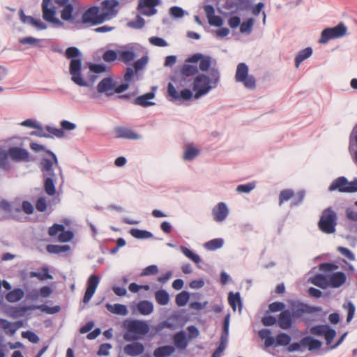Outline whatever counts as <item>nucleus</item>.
Masks as SVG:
<instances>
[{"mask_svg": "<svg viewBox=\"0 0 357 357\" xmlns=\"http://www.w3.org/2000/svg\"><path fill=\"white\" fill-rule=\"evenodd\" d=\"M52 0H43L42 2V12L43 18L46 22L52 24L56 28L64 26V23L56 17V8L52 6L49 7Z\"/></svg>", "mask_w": 357, "mask_h": 357, "instance_id": "9", "label": "nucleus"}, {"mask_svg": "<svg viewBox=\"0 0 357 357\" xmlns=\"http://www.w3.org/2000/svg\"><path fill=\"white\" fill-rule=\"evenodd\" d=\"M35 310H40L41 311L48 314H54L58 313L61 310V307L59 305H54L53 307H50L45 304L36 305H35Z\"/></svg>", "mask_w": 357, "mask_h": 357, "instance_id": "56", "label": "nucleus"}, {"mask_svg": "<svg viewBox=\"0 0 357 357\" xmlns=\"http://www.w3.org/2000/svg\"><path fill=\"white\" fill-rule=\"evenodd\" d=\"M310 333L315 336H324L327 345L332 343L337 335L336 331L328 324L314 326L310 328Z\"/></svg>", "mask_w": 357, "mask_h": 357, "instance_id": "11", "label": "nucleus"}, {"mask_svg": "<svg viewBox=\"0 0 357 357\" xmlns=\"http://www.w3.org/2000/svg\"><path fill=\"white\" fill-rule=\"evenodd\" d=\"M41 40L36 38L33 36H27L24 38H21L19 39V43L22 45H29L31 46H38L41 47L40 45Z\"/></svg>", "mask_w": 357, "mask_h": 357, "instance_id": "62", "label": "nucleus"}, {"mask_svg": "<svg viewBox=\"0 0 357 357\" xmlns=\"http://www.w3.org/2000/svg\"><path fill=\"white\" fill-rule=\"evenodd\" d=\"M156 302L161 305H166L169 302V294L165 289H160L155 293Z\"/></svg>", "mask_w": 357, "mask_h": 357, "instance_id": "42", "label": "nucleus"}, {"mask_svg": "<svg viewBox=\"0 0 357 357\" xmlns=\"http://www.w3.org/2000/svg\"><path fill=\"white\" fill-rule=\"evenodd\" d=\"M116 137L129 139H139L140 135L132 131L130 129L119 126L115 128Z\"/></svg>", "mask_w": 357, "mask_h": 357, "instance_id": "25", "label": "nucleus"}, {"mask_svg": "<svg viewBox=\"0 0 357 357\" xmlns=\"http://www.w3.org/2000/svg\"><path fill=\"white\" fill-rule=\"evenodd\" d=\"M63 8L61 12V17L63 20L68 22L71 24L77 25V20H75V17L73 15L74 6L70 3L65 6H63Z\"/></svg>", "mask_w": 357, "mask_h": 357, "instance_id": "26", "label": "nucleus"}, {"mask_svg": "<svg viewBox=\"0 0 357 357\" xmlns=\"http://www.w3.org/2000/svg\"><path fill=\"white\" fill-rule=\"evenodd\" d=\"M30 278H37L40 280L43 281L47 279H53V276L50 273V270L47 266L42 268V272L31 271L29 273Z\"/></svg>", "mask_w": 357, "mask_h": 357, "instance_id": "40", "label": "nucleus"}, {"mask_svg": "<svg viewBox=\"0 0 357 357\" xmlns=\"http://www.w3.org/2000/svg\"><path fill=\"white\" fill-rule=\"evenodd\" d=\"M22 210L26 215H31L34 212V206L30 202L25 200L22 203V208L17 207L15 209V211L20 213Z\"/></svg>", "mask_w": 357, "mask_h": 357, "instance_id": "58", "label": "nucleus"}, {"mask_svg": "<svg viewBox=\"0 0 357 357\" xmlns=\"http://www.w3.org/2000/svg\"><path fill=\"white\" fill-rule=\"evenodd\" d=\"M303 347L307 348L309 351L319 349L322 346V342L312 336H305L303 337Z\"/></svg>", "mask_w": 357, "mask_h": 357, "instance_id": "28", "label": "nucleus"}, {"mask_svg": "<svg viewBox=\"0 0 357 357\" xmlns=\"http://www.w3.org/2000/svg\"><path fill=\"white\" fill-rule=\"evenodd\" d=\"M144 345L139 341L128 344L123 348L124 353L132 357L140 356L144 352Z\"/></svg>", "mask_w": 357, "mask_h": 357, "instance_id": "18", "label": "nucleus"}, {"mask_svg": "<svg viewBox=\"0 0 357 357\" xmlns=\"http://www.w3.org/2000/svg\"><path fill=\"white\" fill-rule=\"evenodd\" d=\"M175 352V347L167 344L157 347L153 351L154 357H169Z\"/></svg>", "mask_w": 357, "mask_h": 357, "instance_id": "29", "label": "nucleus"}, {"mask_svg": "<svg viewBox=\"0 0 357 357\" xmlns=\"http://www.w3.org/2000/svg\"><path fill=\"white\" fill-rule=\"evenodd\" d=\"M137 73V72H135L133 68L127 67L123 75L124 82L116 86L115 89V93L120 94L128 90L129 89L130 82L132 81L135 75Z\"/></svg>", "mask_w": 357, "mask_h": 357, "instance_id": "14", "label": "nucleus"}, {"mask_svg": "<svg viewBox=\"0 0 357 357\" xmlns=\"http://www.w3.org/2000/svg\"><path fill=\"white\" fill-rule=\"evenodd\" d=\"M43 188L45 193L49 196H54L56 194V175H43Z\"/></svg>", "mask_w": 357, "mask_h": 357, "instance_id": "17", "label": "nucleus"}, {"mask_svg": "<svg viewBox=\"0 0 357 357\" xmlns=\"http://www.w3.org/2000/svg\"><path fill=\"white\" fill-rule=\"evenodd\" d=\"M128 325L140 336V339L142 336L146 335L150 331L149 325L142 320H127Z\"/></svg>", "mask_w": 357, "mask_h": 357, "instance_id": "16", "label": "nucleus"}, {"mask_svg": "<svg viewBox=\"0 0 357 357\" xmlns=\"http://www.w3.org/2000/svg\"><path fill=\"white\" fill-rule=\"evenodd\" d=\"M229 213V210L225 202H219L212 210L213 220L217 222L225 220Z\"/></svg>", "mask_w": 357, "mask_h": 357, "instance_id": "15", "label": "nucleus"}, {"mask_svg": "<svg viewBox=\"0 0 357 357\" xmlns=\"http://www.w3.org/2000/svg\"><path fill=\"white\" fill-rule=\"evenodd\" d=\"M347 31V27L343 22H340L335 26L324 29L321 33L319 42L321 44H326L330 40L343 37L346 35Z\"/></svg>", "mask_w": 357, "mask_h": 357, "instance_id": "7", "label": "nucleus"}, {"mask_svg": "<svg viewBox=\"0 0 357 357\" xmlns=\"http://www.w3.org/2000/svg\"><path fill=\"white\" fill-rule=\"evenodd\" d=\"M99 6L105 22L116 17L119 12V0H103Z\"/></svg>", "mask_w": 357, "mask_h": 357, "instance_id": "10", "label": "nucleus"}, {"mask_svg": "<svg viewBox=\"0 0 357 357\" xmlns=\"http://www.w3.org/2000/svg\"><path fill=\"white\" fill-rule=\"evenodd\" d=\"M70 250V246L69 245H52L50 244L47 245V251L49 253L52 254H60L63 252H66Z\"/></svg>", "mask_w": 357, "mask_h": 357, "instance_id": "45", "label": "nucleus"}, {"mask_svg": "<svg viewBox=\"0 0 357 357\" xmlns=\"http://www.w3.org/2000/svg\"><path fill=\"white\" fill-rule=\"evenodd\" d=\"M249 68L245 63H240L237 66L235 79L238 82H241L248 89L256 88V79L253 75H249Z\"/></svg>", "mask_w": 357, "mask_h": 357, "instance_id": "6", "label": "nucleus"}, {"mask_svg": "<svg viewBox=\"0 0 357 357\" xmlns=\"http://www.w3.org/2000/svg\"><path fill=\"white\" fill-rule=\"evenodd\" d=\"M212 59L210 56L204 55L199 61V68L203 72H206L211 69Z\"/></svg>", "mask_w": 357, "mask_h": 357, "instance_id": "61", "label": "nucleus"}, {"mask_svg": "<svg viewBox=\"0 0 357 357\" xmlns=\"http://www.w3.org/2000/svg\"><path fill=\"white\" fill-rule=\"evenodd\" d=\"M310 281L313 284L323 289L329 287L328 275L322 273L316 274L314 277L310 278Z\"/></svg>", "mask_w": 357, "mask_h": 357, "instance_id": "31", "label": "nucleus"}, {"mask_svg": "<svg viewBox=\"0 0 357 357\" xmlns=\"http://www.w3.org/2000/svg\"><path fill=\"white\" fill-rule=\"evenodd\" d=\"M291 336L284 332H280L276 337L275 347L280 346H288L291 342Z\"/></svg>", "mask_w": 357, "mask_h": 357, "instance_id": "48", "label": "nucleus"}, {"mask_svg": "<svg viewBox=\"0 0 357 357\" xmlns=\"http://www.w3.org/2000/svg\"><path fill=\"white\" fill-rule=\"evenodd\" d=\"M294 321L295 319L289 309L283 310L278 315V324L279 327L283 330L290 329L292 327Z\"/></svg>", "mask_w": 357, "mask_h": 357, "instance_id": "13", "label": "nucleus"}, {"mask_svg": "<svg viewBox=\"0 0 357 357\" xmlns=\"http://www.w3.org/2000/svg\"><path fill=\"white\" fill-rule=\"evenodd\" d=\"M116 82H115L112 77H107L103 78L97 85L98 92L100 93H107V96L112 95V93H108L111 89L116 88Z\"/></svg>", "mask_w": 357, "mask_h": 357, "instance_id": "21", "label": "nucleus"}, {"mask_svg": "<svg viewBox=\"0 0 357 357\" xmlns=\"http://www.w3.org/2000/svg\"><path fill=\"white\" fill-rule=\"evenodd\" d=\"M89 70L93 73L100 74L105 72H109L111 70L110 67H107L105 63H89Z\"/></svg>", "mask_w": 357, "mask_h": 357, "instance_id": "47", "label": "nucleus"}, {"mask_svg": "<svg viewBox=\"0 0 357 357\" xmlns=\"http://www.w3.org/2000/svg\"><path fill=\"white\" fill-rule=\"evenodd\" d=\"M181 250L186 257H188L193 262L197 264L198 268H200L199 264L202 261V259L201 257L197 254H196L194 251L185 246H181Z\"/></svg>", "mask_w": 357, "mask_h": 357, "instance_id": "44", "label": "nucleus"}, {"mask_svg": "<svg viewBox=\"0 0 357 357\" xmlns=\"http://www.w3.org/2000/svg\"><path fill=\"white\" fill-rule=\"evenodd\" d=\"M190 293L187 291H182L176 296V303L178 307H183L187 305L190 299Z\"/></svg>", "mask_w": 357, "mask_h": 357, "instance_id": "49", "label": "nucleus"}, {"mask_svg": "<svg viewBox=\"0 0 357 357\" xmlns=\"http://www.w3.org/2000/svg\"><path fill=\"white\" fill-rule=\"evenodd\" d=\"M155 92L149 91L135 98L133 100V104L143 107L153 106L155 105V102L151 101V100L155 98Z\"/></svg>", "mask_w": 357, "mask_h": 357, "instance_id": "23", "label": "nucleus"}, {"mask_svg": "<svg viewBox=\"0 0 357 357\" xmlns=\"http://www.w3.org/2000/svg\"><path fill=\"white\" fill-rule=\"evenodd\" d=\"M337 214L331 206L325 208L317 223L319 230L324 234H332L336 231Z\"/></svg>", "mask_w": 357, "mask_h": 357, "instance_id": "3", "label": "nucleus"}, {"mask_svg": "<svg viewBox=\"0 0 357 357\" xmlns=\"http://www.w3.org/2000/svg\"><path fill=\"white\" fill-rule=\"evenodd\" d=\"M186 76L183 75L178 71H175L170 75L172 82H169L167 86V98L169 101L176 105H181L190 100L193 97V92L189 89H182L178 92L176 87H183L187 83Z\"/></svg>", "mask_w": 357, "mask_h": 357, "instance_id": "1", "label": "nucleus"}, {"mask_svg": "<svg viewBox=\"0 0 357 357\" xmlns=\"http://www.w3.org/2000/svg\"><path fill=\"white\" fill-rule=\"evenodd\" d=\"M10 151L3 147H0V169L10 172L12 169V165L9 161Z\"/></svg>", "mask_w": 357, "mask_h": 357, "instance_id": "27", "label": "nucleus"}, {"mask_svg": "<svg viewBox=\"0 0 357 357\" xmlns=\"http://www.w3.org/2000/svg\"><path fill=\"white\" fill-rule=\"evenodd\" d=\"M228 302L233 310L235 311L236 310L237 305H238L240 310L242 309L243 304L239 292L234 293L233 291H229L228 294Z\"/></svg>", "mask_w": 357, "mask_h": 357, "instance_id": "33", "label": "nucleus"}, {"mask_svg": "<svg viewBox=\"0 0 357 357\" xmlns=\"http://www.w3.org/2000/svg\"><path fill=\"white\" fill-rule=\"evenodd\" d=\"M137 310L142 315L146 316L153 312L154 305L151 301L143 300L137 304Z\"/></svg>", "mask_w": 357, "mask_h": 357, "instance_id": "30", "label": "nucleus"}, {"mask_svg": "<svg viewBox=\"0 0 357 357\" xmlns=\"http://www.w3.org/2000/svg\"><path fill=\"white\" fill-rule=\"evenodd\" d=\"M172 318L176 321L178 323H181L182 324H184L189 320V317L186 314V312L185 310H182L181 311L174 312L172 314Z\"/></svg>", "mask_w": 357, "mask_h": 357, "instance_id": "63", "label": "nucleus"}, {"mask_svg": "<svg viewBox=\"0 0 357 357\" xmlns=\"http://www.w3.org/2000/svg\"><path fill=\"white\" fill-rule=\"evenodd\" d=\"M289 304L295 320L301 319L305 314H312L322 311L321 306L310 305L298 300H290Z\"/></svg>", "mask_w": 357, "mask_h": 357, "instance_id": "5", "label": "nucleus"}, {"mask_svg": "<svg viewBox=\"0 0 357 357\" xmlns=\"http://www.w3.org/2000/svg\"><path fill=\"white\" fill-rule=\"evenodd\" d=\"M169 15L175 19L183 17L185 15H188V13L183 10L181 7L178 6H174L169 8Z\"/></svg>", "mask_w": 357, "mask_h": 357, "instance_id": "53", "label": "nucleus"}, {"mask_svg": "<svg viewBox=\"0 0 357 357\" xmlns=\"http://www.w3.org/2000/svg\"><path fill=\"white\" fill-rule=\"evenodd\" d=\"M29 310H35V305L24 306H10L6 309V314L13 318L17 319L24 316L25 313Z\"/></svg>", "mask_w": 357, "mask_h": 357, "instance_id": "19", "label": "nucleus"}, {"mask_svg": "<svg viewBox=\"0 0 357 357\" xmlns=\"http://www.w3.org/2000/svg\"><path fill=\"white\" fill-rule=\"evenodd\" d=\"M77 25H89L95 26L105 22L99 6H91L87 8L82 15L81 20H77Z\"/></svg>", "mask_w": 357, "mask_h": 357, "instance_id": "4", "label": "nucleus"}, {"mask_svg": "<svg viewBox=\"0 0 357 357\" xmlns=\"http://www.w3.org/2000/svg\"><path fill=\"white\" fill-rule=\"evenodd\" d=\"M102 58L104 61L107 63H112L119 58V53L114 50H107L102 54Z\"/></svg>", "mask_w": 357, "mask_h": 357, "instance_id": "55", "label": "nucleus"}, {"mask_svg": "<svg viewBox=\"0 0 357 357\" xmlns=\"http://www.w3.org/2000/svg\"><path fill=\"white\" fill-rule=\"evenodd\" d=\"M212 85L210 83V77L205 74L197 75L193 84V91H195V98L207 94L212 89Z\"/></svg>", "mask_w": 357, "mask_h": 357, "instance_id": "8", "label": "nucleus"}, {"mask_svg": "<svg viewBox=\"0 0 357 357\" xmlns=\"http://www.w3.org/2000/svg\"><path fill=\"white\" fill-rule=\"evenodd\" d=\"M0 328H2L4 330L5 333L9 335H14L17 332L13 323H10L5 319L0 318Z\"/></svg>", "mask_w": 357, "mask_h": 357, "instance_id": "51", "label": "nucleus"}, {"mask_svg": "<svg viewBox=\"0 0 357 357\" xmlns=\"http://www.w3.org/2000/svg\"><path fill=\"white\" fill-rule=\"evenodd\" d=\"M132 48V47L130 50L119 51V59L126 64H130L131 61L135 60L137 56Z\"/></svg>", "mask_w": 357, "mask_h": 357, "instance_id": "34", "label": "nucleus"}, {"mask_svg": "<svg viewBox=\"0 0 357 357\" xmlns=\"http://www.w3.org/2000/svg\"><path fill=\"white\" fill-rule=\"evenodd\" d=\"M161 3V0H139L137 10L140 13L152 6H157Z\"/></svg>", "mask_w": 357, "mask_h": 357, "instance_id": "52", "label": "nucleus"}, {"mask_svg": "<svg viewBox=\"0 0 357 357\" xmlns=\"http://www.w3.org/2000/svg\"><path fill=\"white\" fill-rule=\"evenodd\" d=\"M224 245V239L222 238H214L207 241L204 244V248L208 250H216L221 248Z\"/></svg>", "mask_w": 357, "mask_h": 357, "instance_id": "46", "label": "nucleus"}, {"mask_svg": "<svg viewBox=\"0 0 357 357\" xmlns=\"http://www.w3.org/2000/svg\"><path fill=\"white\" fill-rule=\"evenodd\" d=\"M129 233L132 237L137 239H147L150 238H154L153 234L151 231L138 228L130 229Z\"/></svg>", "mask_w": 357, "mask_h": 357, "instance_id": "39", "label": "nucleus"}, {"mask_svg": "<svg viewBox=\"0 0 357 357\" xmlns=\"http://www.w3.org/2000/svg\"><path fill=\"white\" fill-rule=\"evenodd\" d=\"M175 349L180 350L186 349L188 344V339L186 333L184 331H180L176 333L172 337Z\"/></svg>", "mask_w": 357, "mask_h": 357, "instance_id": "24", "label": "nucleus"}, {"mask_svg": "<svg viewBox=\"0 0 357 357\" xmlns=\"http://www.w3.org/2000/svg\"><path fill=\"white\" fill-rule=\"evenodd\" d=\"M100 278L96 275L92 274L89 276L86 282V288L96 291L97 287L100 282Z\"/></svg>", "mask_w": 357, "mask_h": 357, "instance_id": "57", "label": "nucleus"}, {"mask_svg": "<svg viewBox=\"0 0 357 357\" xmlns=\"http://www.w3.org/2000/svg\"><path fill=\"white\" fill-rule=\"evenodd\" d=\"M123 327L127 331L123 334V339L126 342H135L140 339V336L128 325L127 321L123 322Z\"/></svg>", "mask_w": 357, "mask_h": 357, "instance_id": "41", "label": "nucleus"}, {"mask_svg": "<svg viewBox=\"0 0 357 357\" xmlns=\"http://www.w3.org/2000/svg\"><path fill=\"white\" fill-rule=\"evenodd\" d=\"M106 307L108 311L115 314L126 316L128 313L127 306L123 304L115 303L112 305L107 303Z\"/></svg>", "mask_w": 357, "mask_h": 357, "instance_id": "35", "label": "nucleus"}, {"mask_svg": "<svg viewBox=\"0 0 357 357\" xmlns=\"http://www.w3.org/2000/svg\"><path fill=\"white\" fill-rule=\"evenodd\" d=\"M285 304L283 302L275 301L271 303L268 306V311L267 312H282L285 310Z\"/></svg>", "mask_w": 357, "mask_h": 357, "instance_id": "64", "label": "nucleus"}, {"mask_svg": "<svg viewBox=\"0 0 357 357\" xmlns=\"http://www.w3.org/2000/svg\"><path fill=\"white\" fill-rule=\"evenodd\" d=\"M178 72L184 76L190 77L197 75L199 72V68L197 66L185 63Z\"/></svg>", "mask_w": 357, "mask_h": 357, "instance_id": "43", "label": "nucleus"}, {"mask_svg": "<svg viewBox=\"0 0 357 357\" xmlns=\"http://www.w3.org/2000/svg\"><path fill=\"white\" fill-rule=\"evenodd\" d=\"M74 238V233L71 230H61V233L59 234L58 240L61 243H67L70 242Z\"/></svg>", "mask_w": 357, "mask_h": 357, "instance_id": "60", "label": "nucleus"}, {"mask_svg": "<svg viewBox=\"0 0 357 357\" xmlns=\"http://www.w3.org/2000/svg\"><path fill=\"white\" fill-rule=\"evenodd\" d=\"M149 62V56L147 54L144 55L140 59H137V61H134V63L132 64V68L135 69V72H139L142 70H143L146 66L147 65Z\"/></svg>", "mask_w": 357, "mask_h": 357, "instance_id": "54", "label": "nucleus"}, {"mask_svg": "<svg viewBox=\"0 0 357 357\" xmlns=\"http://www.w3.org/2000/svg\"><path fill=\"white\" fill-rule=\"evenodd\" d=\"M24 296V291L22 288H15L6 295V299L10 303H17Z\"/></svg>", "mask_w": 357, "mask_h": 357, "instance_id": "32", "label": "nucleus"}, {"mask_svg": "<svg viewBox=\"0 0 357 357\" xmlns=\"http://www.w3.org/2000/svg\"><path fill=\"white\" fill-rule=\"evenodd\" d=\"M8 150L10 151V158L13 161L16 162L30 161V154L26 149L19 146H10Z\"/></svg>", "mask_w": 357, "mask_h": 357, "instance_id": "12", "label": "nucleus"}, {"mask_svg": "<svg viewBox=\"0 0 357 357\" xmlns=\"http://www.w3.org/2000/svg\"><path fill=\"white\" fill-rule=\"evenodd\" d=\"M40 168L43 172V175H51L54 174V170L53 169V162L47 158H43L40 162Z\"/></svg>", "mask_w": 357, "mask_h": 357, "instance_id": "36", "label": "nucleus"}, {"mask_svg": "<svg viewBox=\"0 0 357 357\" xmlns=\"http://www.w3.org/2000/svg\"><path fill=\"white\" fill-rule=\"evenodd\" d=\"M65 56L70 60L69 73L71 80L77 86H88L87 82L84 79L82 75V54L81 51L76 47H69L65 51Z\"/></svg>", "mask_w": 357, "mask_h": 357, "instance_id": "2", "label": "nucleus"}, {"mask_svg": "<svg viewBox=\"0 0 357 357\" xmlns=\"http://www.w3.org/2000/svg\"><path fill=\"white\" fill-rule=\"evenodd\" d=\"M200 153L199 149L192 146V144H188L184 151L183 159L185 161H192Z\"/></svg>", "mask_w": 357, "mask_h": 357, "instance_id": "38", "label": "nucleus"}, {"mask_svg": "<svg viewBox=\"0 0 357 357\" xmlns=\"http://www.w3.org/2000/svg\"><path fill=\"white\" fill-rule=\"evenodd\" d=\"M328 275V284L331 288H339L343 285L347 280V275L343 271L332 273Z\"/></svg>", "mask_w": 357, "mask_h": 357, "instance_id": "22", "label": "nucleus"}, {"mask_svg": "<svg viewBox=\"0 0 357 357\" xmlns=\"http://www.w3.org/2000/svg\"><path fill=\"white\" fill-rule=\"evenodd\" d=\"M349 181L345 176H340L335 178L329 185L330 192L337 190L342 193H348Z\"/></svg>", "mask_w": 357, "mask_h": 357, "instance_id": "20", "label": "nucleus"}, {"mask_svg": "<svg viewBox=\"0 0 357 357\" xmlns=\"http://www.w3.org/2000/svg\"><path fill=\"white\" fill-rule=\"evenodd\" d=\"M313 53L312 48L310 47H307L305 49L301 50L299 51L297 54V55L295 57V66L296 68H298L300 64L305 61V59H308Z\"/></svg>", "mask_w": 357, "mask_h": 357, "instance_id": "37", "label": "nucleus"}, {"mask_svg": "<svg viewBox=\"0 0 357 357\" xmlns=\"http://www.w3.org/2000/svg\"><path fill=\"white\" fill-rule=\"evenodd\" d=\"M127 25H128V26L132 28V29H141L145 25V20L139 15H137L136 19L135 20L128 22Z\"/></svg>", "mask_w": 357, "mask_h": 357, "instance_id": "59", "label": "nucleus"}, {"mask_svg": "<svg viewBox=\"0 0 357 357\" xmlns=\"http://www.w3.org/2000/svg\"><path fill=\"white\" fill-rule=\"evenodd\" d=\"M255 20L250 17L240 24V32L241 33L250 34L252 31Z\"/></svg>", "mask_w": 357, "mask_h": 357, "instance_id": "50", "label": "nucleus"}]
</instances>
